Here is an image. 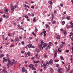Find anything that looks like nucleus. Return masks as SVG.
I'll return each instance as SVG.
<instances>
[{"instance_id":"f257e3e1","label":"nucleus","mask_w":73,"mask_h":73,"mask_svg":"<svg viewBox=\"0 0 73 73\" xmlns=\"http://www.w3.org/2000/svg\"><path fill=\"white\" fill-rule=\"evenodd\" d=\"M40 43H41V44H39L38 45L39 49H41V48L42 49H43V47H42V45H43V48H45V47L46 46V50H47V49H49L50 48L49 46L48 45H47V44H46V43H45L44 42H43V40H40Z\"/></svg>"},{"instance_id":"f03ea898","label":"nucleus","mask_w":73,"mask_h":73,"mask_svg":"<svg viewBox=\"0 0 73 73\" xmlns=\"http://www.w3.org/2000/svg\"><path fill=\"white\" fill-rule=\"evenodd\" d=\"M7 60H8V64H7V66H9V65H10V66H12L13 65V64H14V62H15V59H13L12 60L11 62V60L9 58H7Z\"/></svg>"},{"instance_id":"7ed1b4c3","label":"nucleus","mask_w":73,"mask_h":73,"mask_svg":"<svg viewBox=\"0 0 73 73\" xmlns=\"http://www.w3.org/2000/svg\"><path fill=\"white\" fill-rule=\"evenodd\" d=\"M58 73H62V68H58Z\"/></svg>"},{"instance_id":"20e7f679","label":"nucleus","mask_w":73,"mask_h":73,"mask_svg":"<svg viewBox=\"0 0 73 73\" xmlns=\"http://www.w3.org/2000/svg\"><path fill=\"white\" fill-rule=\"evenodd\" d=\"M70 36H71V39L72 41H73V33H70V35H69Z\"/></svg>"},{"instance_id":"39448f33","label":"nucleus","mask_w":73,"mask_h":73,"mask_svg":"<svg viewBox=\"0 0 73 73\" xmlns=\"http://www.w3.org/2000/svg\"><path fill=\"white\" fill-rule=\"evenodd\" d=\"M17 7V6L16 5H15V6H14L13 8L11 9V11H13V10H14V9H15V8H16Z\"/></svg>"},{"instance_id":"423d86ee","label":"nucleus","mask_w":73,"mask_h":73,"mask_svg":"<svg viewBox=\"0 0 73 73\" xmlns=\"http://www.w3.org/2000/svg\"><path fill=\"white\" fill-rule=\"evenodd\" d=\"M57 53L56 52H55V54H54V58H55L56 57V56H57Z\"/></svg>"},{"instance_id":"0eeeda50","label":"nucleus","mask_w":73,"mask_h":73,"mask_svg":"<svg viewBox=\"0 0 73 73\" xmlns=\"http://www.w3.org/2000/svg\"><path fill=\"white\" fill-rule=\"evenodd\" d=\"M49 63L50 64V65H52V64H53V60H52V59L50 60Z\"/></svg>"},{"instance_id":"6e6552de","label":"nucleus","mask_w":73,"mask_h":73,"mask_svg":"<svg viewBox=\"0 0 73 73\" xmlns=\"http://www.w3.org/2000/svg\"><path fill=\"white\" fill-rule=\"evenodd\" d=\"M23 17H25V18H26L27 19H28L29 18L28 17L27 15H23Z\"/></svg>"},{"instance_id":"1a4fd4ad","label":"nucleus","mask_w":73,"mask_h":73,"mask_svg":"<svg viewBox=\"0 0 73 73\" xmlns=\"http://www.w3.org/2000/svg\"><path fill=\"white\" fill-rule=\"evenodd\" d=\"M4 11H5L6 12H8V9L6 7L4 8Z\"/></svg>"},{"instance_id":"9d476101","label":"nucleus","mask_w":73,"mask_h":73,"mask_svg":"<svg viewBox=\"0 0 73 73\" xmlns=\"http://www.w3.org/2000/svg\"><path fill=\"white\" fill-rule=\"evenodd\" d=\"M34 66L32 64H31L29 65V66L30 68H32Z\"/></svg>"},{"instance_id":"9b49d317","label":"nucleus","mask_w":73,"mask_h":73,"mask_svg":"<svg viewBox=\"0 0 73 73\" xmlns=\"http://www.w3.org/2000/svg\"><path fill=\"white\" fill-rule=\"evenodd\" d=\"M19 40V38H17L16 39H15V41L16 42H17V41H18Z\"/></svg>"},{"instance_id":"f8f14e48","label":"nucleus","mask_w":73,"mask_h":73,"mask_svg":"<svg viewBox=\"0 0 73 73\" xmlns=\"http://www.w3.org/2000/svg\"><path fill=\"white\" fill-rule=\"evenodd\" d=\"M25 68H24V67H23L22 69V72H23V73L25 72Z\"/></svg>"},{"instance_id":"ddd939ff","label":"nucleus","mask_w":73,"mask_h":73,"mask_svg":"<svg viewBox=\"0 0 73 73\" xmlns=\"http://www.w3.org/2000/svg\"><path fill=\"white\" fill-rule=\"evenodd\" d=\"M38 54L37 53H36L35 56V58H37V57H38Z\"/></svg>"},{"instance_id":"4468645a","label":"nucleus","mask_w":73,"mask_h":73,"mask_svg":"<svg viewBox=\"0 0 73 73\" xmlns=\"http://www.w3.org/2000/svg\"><path fill=\"white\" fill-rule=\"evenodd\" d=\"M35 32H37V28L36 27H35Z\"/></svg>"},{"instance_id":"2eb2a0df","label":"nucleus","mask_w":73,"mask_h":73,"mask_svg":"<svg viewBox=\"0 0 73 73\" xmlns=\"http://www.w3.org/2000/svg\"><path fill=\"white\" fill-rule=\"evenodd\" d=\"M33 21L34 23H35V22H36V20L35 19V18H34L33 19Z\"/></svg>"},{"instance_id":"dca6fc26","label":"nucleus","mask_w":73,"mask_h":73,"mask_svg":"<svg viewBox=\"0 0 73 73\" xmlns=\"http://www.w3.org/2000/svg\"><path fill=\"white\" fill-rule=\"evenodd\" d=\"M49 4H50L51 5H52V4H53V2L52 1H48Z\"/></svg>"},{"instance_id":"f3484780","label":"nucleus","mask_w":73,"mask_h":73,"mask_svg":"<svg viewBox=\"0 0 73 73\" xmlns=\"http://www.w3.org/2000/svg\"><path fill=\"white\" fill-rule=\"evenodd\" d=\"M24 7H28V8L29 9V6H28L26 4H25L24 5Z\"/></svg>"},{"instance_id":"a211bd4d","label":"nucleus","mask_w":73,"mask_h":73,"mask_svg":"<svg viewBox=\"0 0 73 73\" xmlns=\"http://www.w3.org/2000/svg\"><path fill=\"white\" fill-rule=\"evenodd\" d=\"M44 69H46V64H44Z\"/></svg>"},{"instance_id":"6ab92c4d","label":"nucleus","mask_w":73,"mask_h":73,"mask_svg":"<svg viewBox=\"0 0 73 73\" xmlns=\"http://www.w3.org/2000/svg\"><path fill=\"white\" fill-rule=\"evenodd\" d=\"M27 54L29 56H31V53L29 52H27Z\"/></svg>"},{"instance_id":"aec40b11","label":"nucleus","mask_w":73,"mask_h":73,"mask_svg":"<svg viewBox=\"0 0 73 73\" xmlns=\"http://www.w3.org/2000/svg\"><path fill=\"white\" fill-rule=\"evenodd\" d=\"M63 32H64V35L65 36V35H66V30H65Z\"/></svg>"},{"instance_id":"412c9836","label":"nucleus","mask_w":73,"mask_h":73,"mask_svg":"<svg viewBox=\"0 0 73 73\" xmlns=\"http://www.w3.org/2000/svg\"><path fill=\"white\" fill-rule=\"evenodd\" d=\"M36 50L37 52H40V50H39V49H38L36 48Z\"/></svg>"},{"instance_id":"4be33fe9","label":"nucleus","mask_w":73,"mask_h":73,"mask_svg":"<svg viewBox=\"0 0 73 73\" xmlns=\"http://www.w3.org/2000/svg\"><path fill=\"white\" fill-rule=\"evenodd\" d=\"M4 57V54H0V58L1 57Z\"/></svg>"},{"instance_id":"5701e85b","label":"nucleus","mask_w":73,"mask_h":73,"mask_svg":"<svg viewBox=\"0 0 73 73\" xmlns=\"http://www.w3.org/2000/svg\"><path fill=\"white\" fill-rule=\"evenodd\" d=\"M66 19H67V20H69L70 19V17H68V16H66Z\"/></svg>"},{"instance_id":"b1692460","label":"nucleus","mask_w":73,"mask_h":73,"mask_svg":"<svg viewBox=\"0 0 73 73\" xmlns=\"http://www.w3.org/2000/svg\"><path fill=\"white\" fill-rule=\"evenodd\" d=\"M56 38H58V39H60V36L59 35H58L56 37Z\"/></svg>"},{"instance_id":"393cba45","label":"nucleus","mask_w":73,"mask_h":73,"mask_svg":"<svg viewBox=\"0 0 73 73\" xmlns=\"http://www.w3.org/2000/svg\"><path fill=\"white\" fill-rule=\"evenodd\" d=\"M49 64V62L48 61H47L46 63V65L47 66H48Z\"/></svg>"},{"instance_id":"a878e982","label":"nucleus","mask_w":73,"mask_h":73,"mask_svg":"<svg viewBox=\"0 0 73 73\" xmlns=\"http://www.w3.org/2000/svg\"><path fill=\"white\" fill-rule=\"evenodd\" d=\"M70 27L71 28H73V23H72L70 25Z\"/></svg>"},{"instance_id":"bb28decb","label":"nucleus","mask_w":73,"mask_h":73,"mask_svg":"<svg viewBox=\"0 0 73 73\" xmlns=\"http://www.w3.org/2000/svg\"><path fill=\"white\" fill-rule=\"evenodd\" d=\"M32 70H36V68H34L33 66L31 68Z\"/></svg>"},{"instance_id":"cd10ccee","label":"nucleus","mask_w":73,"mask_h":73,"mask_svg":"<svg viewBox=\"0 0 73 73\" xmlns=\"http://www.w3.org/2000/svg\"><path fill=\"white\" fill-rule=\"evenodd\" d=\"M14 46H15V45H14L11 44L10 45V47L11 48H12V47H14Z\"/></svg>"},{"instance_id":"c85d7f7f","label":"nucleus","mask_w":73,"mask_h":73,"mask_svg":"<svg viewBox=\"0 0 73 73\" xmlns=\"http://www.w3.org/2000/svg\"><path fill=\"white\" fill-rule=\"evenodd\" d=\"M32 33L33 35H34V36H36V34H35V33H34V32H33Z\"/></svg>"},{"instance_id":"c756f323","label":"nucleus","mask_w":73,"mask_h":73,"mask_svg":"<svg viewBox=\"0 0 73 73\" xmlns=\"http://www.w3.org/2000/svg\"><path fill=\"white\" fill-rule=\"evenodd\" d=\"M40 62L39 60H38V61H35L34 62V63H38V62Z\"/></svg>"},{"instance_id":"7c9ffc66","label":"nucleus","mask_w":73,"mask_h":73,"mask_svg":"<svg viewBox=\"0 0 73 73\" xmlns=\"http://www.w3.org/2000/svg\"><path fill=\"white\" fill-rule=\"evenodd\" d=\"M21 43L23 44V45H25V42L24 41H22L21 42Z\"/></svg>"},{"instance_id":"2f4dec72","label":"nucleus","mask_w":73,"mask_h":73,"mask_svg":"<svg viewBox=\"0 0 73 73\" xmlns=\"http://www.w3.org/2000/svg\"><path fill=\"white\" fill-rule=\"evenodd\" d=\"M46 28H48L49 27V25H48L47 24H46Z\"/></svg>"},{"instance_id":"473e14b6","label":"nucleus","mask_w":73,"mask_h":73,"mask_svg":"<svg viewBox=\"0 0 73 73\" xmlns=\"http://www.w3.org/2000/svg\"><path fill=\"white\" fill-rule=\"evenodd\" d=\"M50 72H53V68H51L50 69Z\"/></svg>"},{"instance_id":"72a5a7b5","label":"nucleus","mask_w":73,"mask_h":73,"mask_svg":"<svg viewBox=\"0 0 73 73\" xmlns=\"http://www.w3.org/2000/svg\"><path fill=\"white\" fill-rule=\"evenodd\" d=\"M62 24L63 25H64V24H65V21H63L62 22Z\"/></svg>"},{"instance_id":"f704fd0d","label":"nucleus","mask_w":73,"mask_h":73,"mask_svg":"<svg viewBox=\"0 0 73 73\" xmlns=\"http://www.w3.org/2000/svg\"><path fill=\"white\" fill-rule=\"evenodd\" d=\"M44 65H46L45 64H41V67H43V66H44Z\"/></svg>"},{"instance_id":"c9c22d12","label":"nucleus","mask_w":73,"mask_h":73,"mask_svg":"<svg viewBox=\"0 0 73 73\" xmlns=\"http://www.w3.org/2000/svg\"><path fill=\"white\" fill-rule=\"evenodd\" d=\"M70 65H69L68 66V70H70Z\"/></svg>"},{"instance_id":"e433bc0d","label":"nucleus","mask_w":73,"mask_h":73,"mask_svg":"<svg viewBox=\"0 0 73 73\" xmlns=\"http://www.w3.org/2000/svg\"><path fill=\"white\" fill-rule=\"evenodd\" d=\"M28 46L29 48H31V45L30 44H29Z\"/></svg>"},{"instance_id":"4c0bfd02","label":"nucleus","mask_w":73,"mask_h":73,"mask_svg":"<svg viewBox=\"0 0 73 73\" xmlns=\"http://www.w3.org/2000/svg\"><path fill=\"white\" fill-rule=\"evenodd\" d=\"M60 58L61 60H64V58H63V57H62V56H60Z\"/></svg>"},{"instance_id":"58836bf2","label":"nucleus","mask_w":73,"mask_h":73,"mask_svg":"<svg viewBox=\"0 0 73 73\" xmlns=\"http://www.w3.org/2000/svg\"><path fill=\"white\" fill-rule=\"evenodd\" d=\"M65 52L68 53L69 52V50H67L66 51H65Z\"/></svg>"},{"instance_id":"ea45409f","label":"nucleus","mask_w":73,"mask_h":73,"mask_svg":"<svg viewBox=\"0 0 73 73\" xmlns=\"http://www.w3.org/2000/svg\"><path fill=\"white\" fill-rule=\"evenodd\" d=\"M60 47L61 48H63L64 47V45L63 44H61L60 46Z\"/></svg>"},{"instance_id":"a19ab883","label":"nucleus","mask_w":73,"mask_h":73,"mask_svg":"<svg viewBox=\"0 0 73 73\" xmlns=\"http://www.w3.org/2000/svg\"><path fill=\"white\" fill-rule=\"evenodd\" d=\"M14 63L15 65H16V64H17V61H15V62H14Z\"/></svg>"},{"instance_id":"79ce46f5","label":"nucleus","mask_w":73,"mask_h":73,"mask_svg":"<svg viewBox=\"0 0 73 73\" xmlns=\"http://www.w3.org/2000/svg\"><path fill=\"white\" fill-rule=\"evenodd\" d=\"M72 53L73 54V46H72Z\"/></svg>"},{"instance_id":"37998d69","label":"nucleus","mask_w":73,"mask_h":73,"mask_svg":"<svg viewBox=\"0 0 73 73\" xmlns=\"http://www.w3.org/2000/svg\"><path fill=\"white\" fill-rule=\"evenodd\" d=\"M44 57H45V58H46L47 57V56H46V55L44 54Z\"/></svg>"},{"instance_id":"c03bdc74","label":"nucleus","mask_w":73,"mask_h":73,"mask_svg":"<svg viewBox=\"0 0 73 73\" xmlns=\"http://www.w3.org/2000/svg\"><path fill=\"white\" fill-rule=\"evenodd\" d=\"M55 62H58V61H59V60L58 59L57 60H54Z\"/></svg>"},{"instance_id":"a18cd8bd","label":"nucleus","mask_w":73,"mask_h":73,"mask_svg":"<svg viewBox=\"0 0 73 73\" xmlns=\"http://www.w3.org/2000/svg\"><path fill=\"white\" fill-rule=\"evenodd\" d=\"M55 21H53L52 22V23L53 24H55Z\"/></svg>"},{"instance_id":"49530a36","label":"nucleus","mask_w":73,"mask_h":73,"mask_svg":"<svg viewBox=\"0 0 73 73\" xmlns=\"http://www.w3.org/2000/svg\"><path fill=\"white\" fill-rule=\"evenodd\" d=\"M10 6L11 7L10 8V9H11V8H12V7H13V5H10Z\"/></svg>"},{"instance_id":"de8ad7c7","label":"nucleus","mask_w":73,"mask_h":73,"mask_svg":"<svg viewBox=\"0 0 73 73\" xmlns=\"http://www.w3.org/2000/svg\"><path fill=\"white\" fill-rule=\"evenodd\" d=\"M29 48V47L28 46H26L25 47V48L26 49H28V48Z\"/></svg>"},{"instance_id":"09e8293b","label":"nucleus","mask_w":73,"mask_h":73,"mask_svg":"<svg viewBox=\"0 0 73 73\" xmlns=\"http://www.w3.org/2000/svg\"><path fill=\"white\" fill-rule=\"evenodd\" d=\"M49 44L50 45H52V42H49Z\"/></svg>"},{"instance_id":"8fccbe9b","label":"nucleus","mask_w":73,"mask_h":73,"mask_svg":"<svg viewBox=\"0 0 73 73\" xmlns=\"http://www.w3.org/2000/svg\"><path fill=\"white\" fill-rule=\"evenodd\" d=\"M6 71V70L5 68H4L3 69V72H5Z\"/></svg>"},{"instance_id":"3c124183","label":"nucleus","mask_w":73,"mask_h":73,"mask_svg":"<svg viewBox=\"0 0 73 73\" xmlns=\"http://www.w3.org/2000/svg\"><path fill=\"white\" fill-rule=\"evenodd\" d=\"M3 17H4L5 18V15H3Z\"/></svg>"},{"instance_id":"603ef678","label":"nucleus","mask_w":73,"mask_h":73,"mask_svg":"<svg viewBox=\"0 0 73 73\" xmlns=\"http://www.w3.org/2000/svg\"><path fill=\"white\" fill-rule=\"evenodd\" d=\"M60 5L61 7H63V6H64L63 5V4L62 3H61L60 4Z\"/></svg>"},{"instance_id":"864d4df0","label":"nucleus","mask_w":73,"mask_h":73,"mask_svg":"<svg viewBox=\"0 0 73 73\" xmlns=\"http://www.w3.org/2000/svg\"><path fill=\"white\" fill-rule=\"evenodd\" d=\"M60 48H59L58 49V52H61V50H60Z\"/></svg>"},{"instance_id":"5fc2aeb1","label":"nucleus","mask_w":73,"mask_h":73,"mask_svg":"<svg viewBox=\"0 0 73 73\" xmlns=\"http://www.w3.org/2000/svg\"><path fill=\"white\" fill-rule=\"evenodd\" d=\"M38 65L37 64H35V67H37V66H38Z\"/></svg>"},{"instance_id":"6e6d98bb","label":"nucleus","mask_w":73,"mask_h":73,"mask_svg":"<svg viewBox=\"0 0 73 73\" xmlns=\"http://www.w3.org/2000/svg\"><path fill=\"white\" fill-rule=\"evenodd\" d=\"M56 66L57 67H58L59 66V64H57L56 65Z\"/></svg>"},{"instance_id":"4d7b16f0","label":"nucleus","mask_w":73,"mask_h":73,"mask_svg":"<svg viewBox=\"0 0 73 73\" xmlns=\"http://www.w3.org/2000/svg\"><path fill=\"white\" fill-rule=\"evenodd\" d=\"M32 44L31 45V47L33 48H35V47L33 46H32Z\"/></svg>"},{"instance_id":"13d9d810","label":"nucleus","mask_w":73,"mask_h":73,"mask_svg":"<svg viewBox=\"0 0 73 73\" xmlns=\"http://www.w3.org/2000/svg\"><path fill=\"white\" fill-rule=\"evenodd\" d=\"M28 16H31V14H30V13H29L28 14Z\"/></svg>"},{"instance_id":"bf43d9fd","label":"nucleus","mask_w":73,"mask_h":73,"mask_svg":"<svg viewBox=\"0 0 73 73\" xmlns=\"http://www.w3.org/2000/svg\"><path fill=\"white\" fill-rule=\"evenodd\" d=\"M48 8H50L51 9H52V6H48Z\"/></svg>"},{"instance_id":"052dcab7","label":"nucleus","mask_w":73,"mask_h":73,"mask_svg":"<svg viewBox=\"0 0 73 73\" xmlns=\"http://www.w3.org/2000/svg\"><path fill=\"white\" fill-rule=\"evenodd\" d=\"M43 33L44 34V33H46V31H43Z\"/></svg>"},{"instance_id":"680f3d73","label":"nucleus","mask_w":73,"mask_h":73,"mask_svg":"<svg viewBox=\"0 0 73 73\" xmlns=\"http://www.w3.org/2000/svg\"><path fill=\"white\" fill-rule=\"evenodd\" d=\"M2 20H3L2 19V18L0 19V22H1V21H2Z\"/></svg>"},{"instance_id":"e2e57ef3","label":"nucleus","mask_w":73,"mask_h":73,"mask_svg":"<svg viewBox=\"0 0 73 73\" xmlns=\"http://www.w3.org/2000/svg\"><path fill=\"white\" fill-rule=\"evenodd\" d=\"M35 16V15H34V14H32L31 15V16H32L33 17V16Z\"/></svg>"},{"instance_id":"0e129e2a","label":"nucleus","mask_w":73,"mask_h":73,"mask_svg":"<svg viewBox=\"0 0 73 73\" xmlns=\"http://www.w3.org/2000/svg\"><path fill=\"white\" fill-rule=\"evenodd\" d=\"M24 52H25V51H23V50L21 51V53H24Z\"/></svg>"},{"instance_id":"69168bd1","label":"nucleus","mask_w":73,"mask_h":73,"mask_svg":"<svg viewBox=\"0 0 73 73\" xmlns=\"http://www.w3.org/2000/svg\"><path fill=\"white\" fill-rule=\"evenodd\" d=\"M8 36H11V35H10V34H9V33H8Z\"/></svg>"},{"instance_id":"338daca9","label":"nucleus","mask_w":73,"mask_h":73,"mask_svg":"<svg viewBox=\"0 0 73 73\" xmlns=\"http://www.w3.org/2000/svg\"><path fill=\"white\" fill-rule=\"evenodd\" d=\"M14 25H15V26H16V25H17L16 23H15L14 24Z\"/></svg>"},{"instance_id":"774afa93","label":"nucleus","mask_w":73,"mask_h":73,"mask_svg":"<svg viewBox=\"0 0 73 73\" xmlns=\"http://www.w3.org/2000/svg\"><path fill=\"white\" fill-rule=\"evenodd\" d=\"M71 58H73V55H71Z\"/></svg>"}]
</instances>
